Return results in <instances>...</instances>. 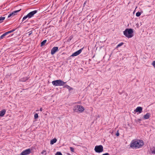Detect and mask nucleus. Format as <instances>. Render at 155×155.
Returning <instances> with one entry per match:
<instances>
[{
	"label": "nucleus",
	"instance_id": "24",
	"mask_svg": "<svg viewBox=\"0 0 155 155\" xmlns=\"http://www.w3.org/2000/svg\"><path fill=\"white\" fill-rule=\"evenodd\" d=\"M141 13L140 12H138L136 13V16L137 17H139L141 15Z\"/></svg>",
	"mask_w": 155,
	"mask_h": 155
},
{
	"label": "nucleus",
	"instance_id": "25",
	"mask_svg": "<svg viewBox=\"0 0 155 155\" xmlns=\"http://www.w3.org/2000/svg\"><path fill=\"white\" fill-rule=\"evenodd\" d=\"M38 117V115L36 113L34 115V118L35 119H37Z\"/></svg>",
	"mask_w": 155,
	"mask_h": 155
},
{
	"label": "nucleus",
	"instance_id": "14",
	"mask_svg": "<svg viewBox=\"0 0 155 155\" xmlns=\"http://www.w3.org/2000/svg\"><path fill=\"white\" fill-rule=\"evenodd\" d=\"M6 110L3 109L0 111V116L3 117L5 114Z\"/></svg>",
	"mask_w": 155,
	"mask_h": 155
},
{
	"label": "nucleus",
	"instance_id": "21",
	"mask_svg": "<svg viewBox=\"0 0 155 155\" xmlns=\"http://www.w3.org/2000/svg\"><path fill=\"white\" fill-rule=\"evenodd\" d=\"M5 19V17H0V23H2L3 22V21Z\"/></svg>",
	"mask_w": 155,
	"mask_h": 155
},
{
	"label": "nucleus",
	"instance_id": "1",
	"mask_svg": "<svg viewBox=\"0 0 155 155\" xmlns=\"http://www.w3.org/2000/svg\"><path fill=\"white\" fill-rule=\"evenodd\" d=\"M144 143L141 140H133L131 142L130 147L133 148H139L142 147Z\"/></svg>",
	"mask_w": 155,
	"mask_h": 155
},
{
	"label": "nucleus",
	"instance_id": "8",
	"mask_svg": "<svg viewBox=\"0 0 155 155\" xmlns=\"http://www.w3.org/2000/svg\"><path fill=\"white\" fill-rule=\"evenodd\" d=\"M83 49V48H82L81 49L79 50L76 51L73 53L72 55H71V56H75L78 55L79 54H80L82 51V49Z\"/></svg>",
	"mask_w": 155,
	"mask_h": 155
},
{
	"label": "nucleus",
	"instance_id": "22",
	"mask_svg": "<svg viewBox=\"0 0 155 155\" xmlns=\"http://www.w3.org/2000/svg\"><path fill=\"white\" fill-rule=\"evenodd\" d=\"M151 153L152 154H155V148H153L151 150Z\"/></svg>",
	"mask_w": 155,
	"mask_h": 155
},
{
	"label": "nucleus",
	"instance_id": "34",
	"mask_svg": "<svg viewBox=\"0 0 155 155\" xmlns=\"http://www.w3.org/2000/svg\"><path fill=\"white\" fill-rule=\"evenodd\" d=\"M102 155H109V154L108 153H104V154H103Z\"/></svg>",
	"mask_w": 155,
	"mask_h": 155
},
{
	"label": "nucleus",
	"instance_id": "31",
	"mask_svg": "<svg viewBox=\"0 0 155 155\" xmlns=\"http://www.w3.org/2000/svg\"><path fill=\"white\" fill-rule=\"evenodd\" d=\"M28 33H29L28 34V36H29L32 34V31H29Z\"/></svg>",
	"mask_w": 155,
	"mask_h": 155
},
{
	"label": "nucleus",
	"instance_id": "16",
	"mask_svg": "<svg viewBox=\"0 0 155 155\" xmlns=\"http://www.w3.org/2000/svg\"><path fill=\"white\" fill-rule=\"evenodd\" d=\"M28 79V78L27 77H25L20 79V81H21L25 82Z\"/></svg>",
	"mask_w": 155,
	"mask_h": 155
},
{
	"label": "nucleus",
	"instance_id": "28",
	"mask_svg": "<svg viewBox=\"0 0 155 155\" xmlns=\"http://www.w3.org/2000/svg\"><path fill=\"white\" fill-rule=\"evenodd\" d=\"M70 150L72 152H74V148L72 147H70Z\"/></svg>",
	"mask_w": 155,
	"mask_h": 155
},
{
	"label": "nucleus",
	"instance_id": "17",
	"mask_svg": "<svg viewBox=\"0 0 155 155\" xmlns=\"http://www.w3.org/2000/svg\"><path fill=\"white\" fill-rule=\"evenodd\" d=\"M63 88H66L67 89H68L69 91H70L71 90H72L73 88L71 87L70 86L66 84L64 85Z\"/></svg>",
	"mask_w": 155,
	"mask_h": 155
},
{
	"label": "nucleus",
	"instance_id": "4",
	"mask_svg": "<svg viewBox=\"0 0 155 155\" xmlns=\"http://www.w3.org/2000/svg\"><path fill=\"white\" fill-rule=\"evenodd\" d=\"M94 150L97 153H101L103 151V147L101 145L96 146L95 147Z\"/></svg>",
	"mask_w": 155,
	"mask_h": 155
},
{
	"label": "nucleus",
	"instance_id": "27",
	"mask_svg": "<svg viewBox=\"0 0 155 155\" xmlns=\"http://www.w3.org/2000/svg\"><path fill=\"white\" fill-rule=\"evenodd\" d=\"M73 38V37L72 36H70V37H69V38L68 39V41H70L72 39V38Z\"/></svg>",
	"mask_w": 155,
	"mask_h": 155
},
{
	"label": "nucleus",
	"instance_id": "26",
	"mask_svg": "<svg viewBox=\"0 0 155 155\" xmlns=\"http://www.w3.org/2000/svg\"><path fill=\"white\" fill-rule=\"evenodd\" d=\"M55 155H62V154L61 152H57L55 154Z\"/></svg>",
	"mask_w": 155,
	"mask_h": 155
},
{
	"label": "nucleus",
	"instance_id": "37",
	"mask_svg": "<svg viewBox=\"0 0 155 155\" xmlns=\"http://www.w3.org/2000/svg\"><path fill=\"white\" fill-rule=\"evenodd\" d=\"M69 155H70V154H69Z\"/></svg>",
	"mask_w": 155,
	"mask_h": 155
},
{
	"label": "nucleus",
	"instance_id": "10",
	"mask_svg": "<svg viewBox=\"0 0 155 155\" xmlns=\"http://www.w3.org/2000/svg\"><path fill=\"white\" fill-rule=\"evenodd\" d=\"M78 108V111L80 112H82L84 110V107L81 105H77V108Z\"/></svg>",
	"mask_w": 155,
	"mask_h": 155
},
{
	"label": "nucleus",
	"instance_id": "29",
	"mask_svg": "<svg viewBox=\"0 0 155 155\" xmlns=\"http://www.w3.org/2000/svg\"><path fill=\"white\" fill-rule=\"evenodd\" d=\"M152 64L153 67L155 68V61H154L153 62Z\"/></svg>",
	"mask_w": 155,
	"mask_h": 155
},
{
	"label": "nucleus",
	"instance_id": "33",
	"mask_svg": "<svg viewBox=\"0 0 155 155\" xmlns=\"http://www.w3.org/2000/svg\"><path fill=\"white\" fill-rule=\"evenodd\" d=\"M46 152V151L44 150L42 152H41V154H44Z\"/></svg>",
	"mask_w": 155,
	"mask_h": 155
},
{
	"label": "nucleus",
	"instance_id": "9",
	"mask_svg": "<svg viewBox=\"0 0 155 155\" xmlns=\"http://www.w3.org/2000/svg\"><path fill=\"white\" fill-rule=\"evenodd\" d=\"M58 51V47H53L51 50V54L53 55L55 53Z\"/></svg>",
	"mask_w": 155,
	"mask_h": 155
},
{
	"label": "nucleus",
	"instance_id": "36",
	"mask_svg": "<svg viewBox=\"0 0 155 155\" xmlns=\"http://www.w3.org/2000/svg\"><path fill=\"white\" fill-rule=\"evenodd\" d=\"M137 120L139 121H140L141 120L140 119H137Z\"/></svg>",
	"mask_w": 155,
	"mask_h": 155
},
{
	"label": "nucleus",
	"instance_id": "5",
	"mask_svg": "<svg viewBox=\"0 0 155 155\" xmlns=\"http://www.w3.org/2000/svg\"><path fill=\"white\" fill-rule=\"evenodd\" d=\"M31 152V149H28L23 151L19 155H28Z\"/></svg>",
	"mask_w": 155,
	"mask_h": 155
},
{
	"label": "nucleus",
	"instance_id": "12",
	"mask_svg": "<svg viewBox=\"0 0 155 155\" xmlns=\"http://www.w3.org/2000/svg\"><path fill=\"white\" fill-rule=\"evenodd\" d=\"M150 115V114L147 113L143 116V118L145 119H147L149 118Z\"/></svg>",
	"mask_w": 155,
	"mask_h": 155
},
{
	"label": "nucleus",
	"instance_id": "13",
	"mask_svg": "<svg viewBox=\"0 0 155 155\" xmlns=\"http://www.w3.org/2000/svg\"><path fill=\"white\" fill-rule=\"evenodd\" d=\"M10 33V31H8L7 32L4 33L3 35H2L0 37V39H2L4 38V37L8 34Z\"/></svg>",
	"mask_w": 155,
	"mask_h": 155
},
{
	"label": "nucleus",
	"instance_id": "18",
	"mask_svg": "<svg viewBox=\"0 0 155 155\" xmlns=\"http://www.w3.org/2000/svg\"><path fill=\"white\" fill-rule=\"evenodd\" d=\"M74 112H78V108H77V106L74 107L73 109Z\"/></svg>",
	"mask_w": 155,
	"mask_h": 155
},
{
	"label": "nucleus",
	"instance_id": "35",
	"mask_svg": "<svg viewBox=\"0 0 155 155\" xmlns=\"http://www.w3.org/2000/svg\"><path fill=\"white\" fill-rule=\"evenodd\" d=\"M40 111H42V108H40Z\"/></svg>",
	"mask_w": 155,
	"mask_h": 155
},
{
	"label": "nucleus",
	"instance_id": "7",
	"mask_svg": "<svg viewBox=\"0 0 155 155\" xmlns=\"http://www.w3.org/2000/svg\"><path fill=\"white\" fill-rule=\"evenodd\" d=\"M21 10V9H20V10H16V11L13 12L12 13L8 15V18L11 17L12 16H13L16 15L17 14V12H19V11H20Z\"/></svg>",
	"mask_w": 155,
	"mask_h": 155
},
{
	"label": "nucleus",
	"instance_id": "11",
	"mask_svg": "<svg viewBox=\"0 0 155 155\" xmlns=\"http://www.w3.org/2000/svg\"><path fill=\"white\" fill-rule=\"evenodd\" d=\"M135 112H138L140 113L142 112V108L140 107H138L134 110Z\"/></svg>",
	"mask_w": 155,
	"mask_h": 155
},
{
	"label": "nucleus",
	"instance_id": "2",
	"mask_svg": "<svg viewBox=\"0 0 155 155\" xmlns=\"http://www.w3.org/2000/svg\"><path fill=\"white\" fill-rule=\"evenodd\" d=\"M133 29L131 28H127L124 31V34L126 37L130 38L133 36Z\"/></svg>",
	"mask_w": 155,
	"mask_h": 155
},
{
	"label": "nucleus",
	"instance_id": "19",
	"mask_svg": "<svg viewBox=\"0 0 155 155\" xmlns=\"http://www.w3.org/2000/svg\"><path fill=\"white\" fill-rule=\"evenodd\" d=\"M47 40H45L43 41L41 43V46H43L45 45V43L46 42Z\"/></svg>",
	"mask_w": 155,
	"mask_h": 155
},
{
	"label": "nucleus",
	"instance_id": "3",
	"mask_svg": "<svg viewBox=\"0 0 155 155\" xmlns=\"http://www.w3.org/2000/svg\"><path fill=\"white\" fill-rule=\"evenodd\" d=\"M52 84L55 86H63L66 83V82H64L60 79L53 81L52 82Z\"/></svg>",
	"mask_w": 155,
	"mask_h": 155
},
{
	"label": "nucleus",
	"instance_id": "30",
	"mask_svg": "<svg viewBox=\"0 0 155 155\" xmlns=\"http://www.w3.org/2000/svg\"><path fill=\"white\" fill-rule=\"evenodd\" d=\"M15 29H13L12 30L9 31H10V33H11L12 32H13L14 31H15Z\"/></svg>",
	"mask_w": 155,
	"mask_h": 155
},
{
	"label": "nucleus",
	"instance_id": "15",
	"mask_svg": "<svg viewBox=\"0 0 155 155\" xmlns=\"http://www.w3.org/2000/svg\"><path fill=\"white\" fill-rule=\"evenodd\" d=\"M57 141V139L56 138H54L50 141V144L51 145L53 144L54 143H55Z\"/></svg>",
	"mask_w": 155,
	"mask_h": 155
},
{
	"label": "nucleus",
	"instance_id": "23",
	"mask_svg": "<svg viewBox=\"0 0 155 155\" xmlns=\"http://www.w3.org/2000/svg\"><path fill=\"white\" fill-rule=\"evenodd\" d=\"M124 44V43L123 42L120 43L116 47V48H118L121 46L122 45Z\"/></svg>",
	"mask_w": 155,
	"mask_h": 155
},
{
	"label": "nucleus",
	"instance_id": "6",
	"mask_svg": "<svg viewBox=\"0 0 155 155\" xmlns=\"http://www.w3.org/2000/svg\"><path fill=\"white\" fill-rule=\"evenodd\" d=\"M37 12V11L36 10L30 12L27 14L28 16V18H30L33 17L34 15L36 14Z\"/></svg>",
	"mask_w": 155,
	"mask_h": 155
},
{
	"label": "nucleus",
	"instance_id": "20",
	"mask_svg": "<svg viewBox=\"0 0 155 155\" xmlns=\"http://www.w3.org/2000/svg\"><path fill=\"white\" fill-rule=\"evenodd\" d=\"M28 18V15H27L25 16L23 18L22 20V22H23V21L26 20L27 18Z\"/></svg>",
	"mask_w": 155,
	"mask_h": 155
},
{
	"label": "nucleus",
	"instance_id": "32",
	"mask_svg": "<svg viewBox=\"0 0 155 155\" xmlns=\"http://www.w3.org/2000/svg\"><path fill=\"white\" fill-rule=\"evenodd\" d=\"M116 136H117V137H118V136H119V133L118 132V131H117V133H116Z\"/></svg>",
	"mask_w": 155,
	"mask_h": 155
}]
</instances>
